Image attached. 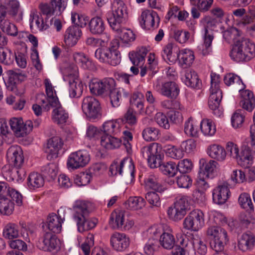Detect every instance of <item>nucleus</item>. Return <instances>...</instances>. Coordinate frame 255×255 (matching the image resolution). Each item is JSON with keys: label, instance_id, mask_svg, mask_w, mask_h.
Returning a JSON list of instances; mask_svg holds the SVG:
<instances>
[{"label": "nucleus", "instance_id": "obj_35", "mask_svg": "<svg viewBox=\"0 0 255 255\" xmlns=\"http://www.w3.org/2000/svg\"><path fill=\"white\" fill-rule=\"evenodd\" d=\"M101 144L106 149H114L120 146L121 140L112 135L104 134L101 137Z\"/></svg>", "mask_w": 255, "mask_h": 255}, {"label": "nucleus", "instance_id": "obj_19", "mask_svg": "<svg viewBox=\"0 0 255 255\" xmlns=\"http://www.w3.org/2000/svg\"><path fill=\"white\" fill-rule=\"evenodd\" d=\"M59 240L51 233L45 232L38 241L37 247L40 250L51 252L59 248Z\"/></svg>", "mask_w": 255, "mask_h": 255}, {"label": "nucleus", "instance_id": "obj_64", "mask_svg": "<svg viewBox=\"0 0 255 255\" xmlns=\"http://www.w3.org/2000/svg\"><path fill=\"white\" fill-rule=\"evenodd\" d=\"M112 12L113 16H125L128 14L127 7L123 1L120 0L114 3Z\"/></svg>", "mask_w": 255, "mask_h": 255}, {"label": "nucleus", "instance_id": "obj_26", "mask_svg": "<svg viewBox=\"0 0 255 255\" xmlns=\"http://www.w3.org/2000/svg\"><path fill=\"white\" fill-rule=\"evenodd\" d=\"M82 34V30L76 26H71L66 30L64 34V42L69 47L75 45Z\"/></svg>", "mask_w": 255, "mask_h": 255}, {"label": "nucleus", "instance_id": "obj_53", "mask_svg": "<svg viewBox=\"0 0 255 255\" xmlns=\"http://www.w3.org/2000/svg\"><path fill=\"white\" fill-rule=\"evenodd\" d=\"M160 245L165 249L170 250L175 245V238L174 236L169 233H163L160 236L159 239Z\"/></svg>", "mask_w": 255, "mask_h": 255}, {"label": "nucleus", "instance_id": "obj_52", "mask_svg": "<svg viewBox=\"0 0 255 255\" xmlns=\"http://www.w3.org/2000/svg\"><path fill=\"white\" fill-rule=\"evenodd\" d=\"M224 82L227 86H230L233 84L238 85L239 91L244 90L246 86L239 76L233 73L227 74L224 77Z\"/></svg>", "mask_w": 255, "mask_h": 255}, {"label": "nucleus", "instance_id": "obj_6", "mask_svg": "<svg viewBox=\"0 0 255 255\" xmlns=\"http://www.w3.org/2000/svg\"><path fill=\"white\" fill-rule=\"evenodd\" d=\"M220 76L215 73L211 74L210 94L208 101L209 108L213 110V114L220 117L223 112L219 109V105L222 99V92L220 88Z\"/></svg>", "mask_w": 255, "mask_h": 255}, {"label": "nucleus", "instance_id": "obj_38", "mask_svg": "<svg viewBox=\"0 0 255 255\" xmlns=\"http://www.w3.org/2000/svg\"><path fill=\"white\" fill-rule=\"evenodd\" d=\"M148 52V50L144 47H141L134 51L130 52L128 54L129 58L134 65H138L144 60Z\"/></svg>", "mask_w": 255, "mask_h": 255}, {"label": "nucleus", "instance_id": "obj_4", "mask_svg": "<svg viewBox=\"0 0 255 255\" xmlns=\"http://www.w3.org/2000/svg\"><path fill=\"white\" fill-rule=\"evenodd\" d=\"M231 57L239 62L249 61L255 56V45L250 40L242 38L238 40L230 53Z\"/></svg>", "mask_w": 255, "mask_h": 255}, {"label": "nucleus", "instance_id": "obj_15", "mask_svg": "<svg viewBox=\"0 0 255 255\" xmlns=\"http://www.w3.org/2000/svg\"><path fill=\"white\" fill-rule=\"evenodd\" d=\"M67 0H51V4L41 3L39 5L40 11L46 16H60L66 7Z\"/></svg>", "mask_w": 255, "mask_h": 255}, {"label": "nucleus", "instance_id": "obj_3", "mask_svg": "<svg viewBox=\"0 0 255 255\" xmlns=\"http://www.w3.org/2000/svg\"><path fill=\"white\" fill-rule=\"evenodd\" d=\"M206 235L213 240L210 246L215 251L213 255H228L224 252V245L229 241L228 233L225 229L218 226H210L206 231Z\"/></svg>", "mask_w": 255, "mask_h": 255}, {"label": "nucleus", "instance_id": "obj_46", "mask_svg": "<svg viewBox=\"0 0 255 255\" xmlns=\"http://www.w3.org/2000/svg\"><path fill=\"white\" fill-rule=\"evenodd\" d=\"M15 57V53H13L9 48L0 47V62L10 65L13 63Z\"/></svg>", "mask_w": 255, "mask_h": 255}, {"label": "nucleus", "instance_id": "obj_45", "mask_svg": "<svg viewBox=\"0 0 255 255\" xmlns=\"http://www.w3.org/2000/svg\"><path fill=\"white\" fill-rule=\"evenodd\" d=\"M44 180L42 176L37 172L31 173L27 179V186L30 189L39 188L44 185Z\"/></svg>", "mask_w": 255, "mask_h": 255}, {"label": "nucleus", "instance_id": "obj_36", "mask_svg": "<svg viewBox=\"0 0 255 255\" xmlns=\"http://www.w3.org/2000/svg\"><path fill=\"white\" fill-rule=\"evenodd\" d=\"M145 187L146 189H152L160 193L163 191L161 180L155 175H150L145 180Z\"/></svg>", "mask_w": 255, "mask_h": 255}, {"label": "nucleus", "instance_id": "obj_21", "mask_svg": "<svg viewBox=\"0 0 255 255\" xmlns=\"http://www.w3.org/2000/svg\"><path fill=\"white\" fill-rule=\"evenodd\" d=\"M217 162L213 160L209 161L204 158L199 160L198 175L202 179L213 178L216 170Z\"/></svg>", "mask_w": 255, "mask_h": 255}, {"label": "nucleus", "instance_id": "obj_27", "mask_svg": "<svg viewBox=\"0 0 255 255\" xmlns=\"http://www.w3.org/2000/svg\"><path fill=\"white\" fill-rule=\"evenodd\" d=\"M6 196L10 197L17 206H21L22 204V196L18 191L13 188H7L6 183L0 182V198Z\"/></svg>", "mask_w": 255, "mask_h": 255}, {"label": "nucleus", "instance_id": "obj_22", "mask_svg": "<svg viewBox=\"0 0 255 255\" xmlns=\"http://www.w3.org/2000/svg\"><path fill=\"white\" fill-rule=\"evenodd\" d=\"M255 247V237L251 232L244 233L238 239V249L243 253L252 251Z\"/></svg>", "mask_w": 255, "mask_h": 255}, {"label": "nucleus", "instance_id": "obj_1", "mask_svg": "<svg viewBox=\"0 0 255 255\" xmlns=\"http://www.w3.org/2000/svg\"><path fill=\"white\" fill-rule=\"evenodd\" d=\"M6 157L8 164L5 165L1 168V174L3 178L9 181L15 180L19 182L23 180L26 172L22 168L24 157L20 147L18 145L11 146L7 151Z\"/></svg>", "mask_w": 255, "mask_h": 255}, {"label": "nucleus", "instance_id": "obj_9", "mask_svg": "<svg viewBox=\"0 0 255 255\" xmlns=\"http://www.w3.org/2000/svg\"><path fill=\"white\" fill-rule=\"evenodd\" d=\"M82 109L86 117L93 121L101 117V108L99 102L94 97L88 96L82 101Z\"/></svg>", "mask_w": 255, "mask_h": 255}, {"label": "nucleus", "instance_id": "obj_11", "mask_svg": "<svg viewBox=\"0 0 255 255\" xmlns=\"http://www.w3.org/2000/svg\"><path fill=\"white\" fill-rule=\"evenodd\" d=\"M45 91L47 97L43 93H41L37 96V101L39 104H41L43 109L48 111L50 110V105L53 104V102H59L56 95V91L54 89L50 80L46 79L44 80Z\"/></svg>", "mask_w": 255, "mask_h": 255}, {"label": "nucleus", "instance_id": "obj_12", "mask_svg": "<svg viewBox=\"0 0 255 255\" xmlns=\"http://www.w3.org/2000/svg\"><path fill=\"white\" fill-rule=\"evenodd\" d=\"M204 225V215L199 209L192 211L185 218L183 222V227L187 230L197 231Z\"/></svg>", "mask_w": 255, "mask_h": 255}, {"label": "nucleus", "instance_id": "obj_23", "mask_svg": "<svg viewBox=\"0 0 255 255\" xmlns=\"http://www.w3.org/2000/svg\"><path fill=\"white\" fill-rule=\"evenodd\" d=\"M110 244L115 250L122 252L129 246V239L125 234L115 232L111 236Z\"/></svg>", "mask_w": 255, "mask_h": 255}, {"label": "nucleus", "instance_id": "obj_49", "mask_svg": "<svg viewBox=\"0 0 255 255\" xmlns=\"http://www.w3.org/2000/svg\"><path fill=\"white\" fill-rule=\"evenodd\" d=\"M108 23L112 29L120 33V31L124 28L123 27L127 21L125 17H107Z\"/></svg>", "mask_w": 255, "mask_h": 255}, {"label": "nucleus", "instance_id": "obj_30", "mask_svg": "<svg viewBox=\"0 0 255 255\" xmlns=\"http://www.w3.org/2000/svg\"><path fill=\"white\" fill-rule=\"evenodd\" d=\"M240 93L241 97L240 106L248 112H252L255 108V99L253 92L249 90H242Z\"/></svg>", "mask_w": 255, "mask_h": 255}, {"label": "nucleus", "instance_id": "obj_31", "mask_svg": "<svg viewBox=\"0 0 255 255\" xmlns=\"http://www.w3.org/2000/svg\"><path fill=\"white\" fill-rule=\"evenodd\" d=\"M243 153L244 154L248 167L252 164L253 161V153L255 152V139H246L242 145Z\"/></svg>", "mask_w": 255, "mask_h": 255}, {"label": "nucleus", "instance_id": "obj_34", "mask_svg": "<svg viewBox=\"0 0 255 255\" xmlns=\"http://www.w3.org/2000/svg\"><path fill=\"white\" fill-rule=\"evenodd\" d=\"M207 153L210 157L220 161H224L227 155L225 148L220 145L217 144L209 146L207 149Z\"/></svg>", "mask_w": 255, "mask_h": 255}, {"label": "nucleus", "instance_id": "obj_50", "mask_svg": "<svg viewBox=\"0 0 255 255\" xmlns=\"http://www.w3.org/2000/svg\"><path fill=\"white\" fill-rule=\"evenodd\" d=\"M202 133L206 136H213L216 131V128L214 122L210 119H203L200 124Z\"/></svg>", "mask_w": 255, "mask_h": 255}, {"label": "nucleus", "instance_id": "obj_7", "mask_svg": "<svg viewBox=\"0 0 255 255\" xmlns=\"http://www.w3.org/2000/svg\"><path fill=\"white\" fill-rule=\"evenodd\" d=\"M110 171L113 175L124 176L127 183H131L134 178V166L131 158L125 157L120 162H113L110 166Z\"/></svg>", "mask_w": 255, "mask_h": 255}, {"label": "nucleus", "instance_id": "obj_33", "mask_svg": "<svg viewBox=\"0 0 255 255\" xmlns=\"http://www.w3.org/2000/svg\"><path fill=\"white\" fill-rule=\"evenodd\" d=\"M51 17H32L30 19V27L31 30L34 31L47 29L51 25V20H49Z\"/></svg>", "mask_w": 255, "mask_h": 255}, {"label": "nucleus", "instance_id": "obj_2", "mask_svg": "<svg viewBox=\"0 0 255 255\" xmlns=\"http://www.w3.org/2000/svg\"><path fill=\"white\" fill-rule=\"evenodd\" d=\"M89 203L85 201H78L73 206V218L79 232L82 233L94 228L98 223L96 218H89Z\"/></svg>", "mask_w": 255, "mask_h": 255}, {"label": "nucleus", "instance_id": "obj_13", "mask_svg": "<svg viewBox=\"0 0 255 255\" xmlns=\"http://www.w3.org/2000/svg\"><path fill=\"white\" fill-rule=\"evenodd\" d=\"M90 160L88 152L85 150H79L72 152L69 156L67 161L68 168L78 169L86 166Z\"/></svg>", "mask_w": 255, "mask_h": 255}, {"label": "nucleus", "instance_id": "obj_57", "mask_svg": "<svg viewBox=\"0 0 255 255\" xmlns=\"http://www.w3.org/2000/svg\"><path fill=\"white\" fill-rule=\"evenodd\" d=\"M62 72L66 79L69 81V80H73L78 78V68L74 64L67 65L66 67L63 68Z\"/></svg>", "mask_w": 255, "mask_h": 255}, {"label": "nucleus", "instance_id": "obj_40", "mask_svg": "<svg viewBox=\"0 0 255 255\" xmlns=\"http://www.w3.org/2000/svg\"><path fill=\"white\" fill-rule=\"evenodd\" d=\"M122 94L125 97H128L129 95V93L125 91L123 88H116V87L109 93L111 103L114 107H118L120 106V100Z\"/></svg>", "mask_w": 255, "mask_h": 255}, {"label": "nucleus", "instance_id": "obj_60", "mask_svg": "<svg viewBox=\"0 0 255 255\" xmlns=\"http://www.w3.org/2000/svg\"><path fill=\"white\" fill-rule=\"evenodd\" d=\"M130 102L132 106L135 107L138 109L140 113H142L144 105L143 95L142 93L139 92L134 93L130 100Z\"/></svg>", "mask_w": 255, "mask_h": 255}, {"label": "nucleus", "instance_id": "obj_14", "mask_svg": "<svg viewBox=\"0 0 255 255\" xmlns=\"http://www.w3.org/2000/svg\"><path fill=\"white\" fill-rule=\"evenodd\" d=\"M66 210L61 207L57 211V215L55 213L50 214L47 218L46 226L48 229L53 233H60L62 229V224L65 220Z\"/></svg>", "mask_w": 255, "mask_h": 255}, {"label": "nucleus", "instance_id": "obj_17", "mask_svg": "<svg viewBox=\"0 0 255 255\" xmlns=\"http://www.w3.org/2000/svg\"><path fill=\"white\" fill-rule=\"evenodd\" d=\"M202 22L204 25V46L206 48V50H203V54L205 55L209 53L210 48L214 38L212 31L208 29L214 27L217 22L214 17H204L202 20Z\"/></svg>", "mask_w": 255, "mask_h": 255}, {"label": "nucleus", "instance_id": "obj_10", "mask_svg": "<svg viewBox=\"0 0 255 255\" xmlns=\"http://www.w3.org/2000/svg\"><path fill=\"white\" fill-rule=\"evenodd\" d=\"M126 212L124 210L117 209L110 215L109 224L111 228L116 230L127 231L130 229L134 225L132 220L126 219Z\"/></svg>", "mask_w": 255, "mask_h": 255}, {"label": "nucleus", "instance_id": "obj_16", "mask_svg": "<svg viewBox=\"0 0 255 255\" xmlns=\"http://www.w3.org/2000/svg\"><path fill=\"white\" fill-rule=\"evenodd\" d=\"M6 74L8 76L6 84L7 89L16 95H21L23 93L18 92L17 84L25 80L27 77L25 72L19 69L9 70Z\"/></svg>", "mask_w": 255, "mask_h": 255}, {"label": "nucleus", "instance_id": "obj_47", "mask_svg": "<svg viewBox=\"0 0 255 255\" xmlns=\"http://www.w3.org/2000/svg\"><path fill=\"white\" fill-rule=\"evenodd\" d=\"M2 234L3 236L8 240L17 238L19 236L18 227L14 223H9L4 226Z\"/></svg>", "mask_w": 255, "mask_h": 255}, {"label": "nucleus", "instance_id": "obj_42", "mask_svg": "<svg viewBox=\"0 0 255 255\" xmlns=\"http://www.w3.org/2000/svg\"><path fill=\"white\" fill-rule=\"evenodd\" d=\"M0 28L3 32L11 36H16L18 32L15 24L5 17H0Z\"/></svg>", "mask_w": 255, "mask_h": 255}, {"label": "nucleus", "instance_id": "obj_20", "mask_svg": "<svg viewBox=\"0 0 255 255\" xmlns=\"http://www.w3.org/2000/svg\"><path fill=\"white\" fill-rule=\"evenodd\" d=\"M154 88L162 96L170 99H176L180 92L178 85L173 81L166 82L161 85L157 84L154 86Z\"/></svg>", "mask_w": 255, "mask_h": 255}, {"label": "nucleus", "instance_id": "obj_29", "mask_svg": "<svg viewBox=\"0 0 255 255\" xmlns=\"http://www.w3.org/2000/svg\"><path fill=\"white\" fill-rule=\"evenodd\" d=\"M182 79L188 87L195 89H199L201 86L197 73L193 70L188 69L184 70Z\"/></svg>", "mask_w": 255, "mask_h": 255}, {"label": "nucleus", "instance_id": "obj_48", "mask_svg": "<svg viewBox=\"0 0 255 255\" xmlns=\"http://www.w3.org/2000/svg\"><path fill=\"white\" fill-rule=\"evenodd\" d=\"M10 197L6 196L0 198V213L2 215H9L14 210V203L10 199Z\"/></svg>", "mask_w": 255, "mask_h": 255}, {"label": "nucleus", "instance_id": "obj_58", "mask_svg": "<svg viewBox=\"0 0 255 255\" xmlns=\"http://www.w3.org/2000/svg\"><path fill=\"white\" fill-rule=\"evenodd\" d=\"M41 172L46 177L53 179L57 176L58 167L55 163H49L42 167Z\"/></svg>", "mask_w": 255, "mask_h": 255}, {"label": "nucleus", "instance_id": "obj_8", "mask_svg": "<svg viewBox=\"0 0 255 255\" xmlns=\"http://www.w3.org/2000/svg\"><path fill=\"white\" fill-rule=\"evenodd\" d=\"M140 152L152 168L158 167L164 158V152L161 145L156 142L142 147Z\"/></svg>", "mask_w": 255, "mask_h": 255}, {"label": "nucleus", "instance_id": "obj_18", "mask_svg": "<svg viewBox=\"0 0 255 255\" xmlns=\"http://www.w3.org/2000/svg\"><path fill=\"white\" fill-rule=\"evenodd\" d=\"M11 129L17 137H23L29 133L32 129L31 121H28L24 123L20 118H12L9 121Z\"/></svg>", "mask_w": 255, "mask_h": 255}, {"label": "nucleus", "instance_id": "obj_51", "mask_svg": "<svg viewBox=\"0 0 255 255\" xmlns=\"http://www.w3.org/2000/svg\"><path fill=\"white\" fill-rule=\"evenodd\" d=\"M223 37L225 40L230 43L234 42L237 43L238 40H241L240 32L235 27H230L223 32Z\"/></svg>", "mask_w": 255, "mask_h": 255}, {"label": "nucleus", "instance_id": "obj_62", "mask_svg": "<svg viewBox=\"0 0 255 255\" xmlns=\"http://www.w3.org/2000/svg\"><path fill=\"white\" fill-rule=\"evenodd\" d=\"M8 14L11 16H22L23 13L19 9V4L16 0H10L6 5Z\"/></svg>", "mask_w": 255, "mask_h": 255}, {"label": "nucleus", "instance_id": "obj_56", "mask_svg": "<svg viewBox=\"0 0 255 255\" xmlns=\"http://www.w3.org/2000/svg\"><path fill=\"white\" fill-rule=\"evenodd\" d=\"M128 208L131 210H137L142 209L146 204L144 199L141 197H131L126 203Z\"/></svg>", "mask_w": 255, "mask_h": 255}, {"label": "nucleus", "instance_id": "obj_39", "mask_svg": "<svg viewBox=\"0 0 255 255\" xmlns=\"http://www.w3.org/2000/svg\"><path fill=\"white\" fill-rule=\"evenodd\" d=\"M89 26L90 32L93 34H101L105 29L104 20L101 17H93L89 21Z\"/></svg>", "mask_w": 255, "mask_h": 255}, {"label": "nucleus", "instance_id": "obj_55", "mask_svg": "<svg viewBox=\"0 0 255 255\" xmlns=\"http://www.w3.org/2000/svg\"><path fill=\"white\" fill-rule=\"evenodd\" d=\"M158 167L164 174L169 176H174L177 170L176 164L171 161L163 162L162 161Z\"/></svg>", "mask_w": 255, "mask_h": 255}, {"label": "nucleus", "instance_id": "obj_54", "mask_svg": "<svg viewBox=\"0 0 255 255\" xmlns=\"http://www.w3.org/2000/svg\"><path fill=\"white\" fill-rule=\"evenodd\" d=\"M103 130L105 134L116 135L120 131V125L114 121H109L103 125Z\"/></svg>", "mask_w": 255, "mask_h": 255}, {"label": "nucleus", "instance_id": "obj_28", "mask_svg": "<svg viewBox=\"0 0 255 255\" xmlns=\"http://www.w3.org/2000/svg\"><path fill=\"white\" fill-rule=\"evenodd\" d=\"M230 190L227 184L224 183L215 188L212 192L213 200L217 204H224L229 197Z\"/></svg>", "mask_w": 255, "mask_h": 255}, {"label": "nucleus", "instance_id": "obj_24", "mask_svg": "<svg viewBox=\"0 0 255 255\" xmlns=\"http://www.w3.org/2000/svg\"><path fill=\"white\" fill-rule=\"evenodd\" d=\"M53 104L50 105V110L53 108L52 113L53 121L57 124H63L67 122L69 118L68 113L62 106L59 102H53Z\"/></svg>", "mask_w": 255, "mask_h": 255}, {"label": "nucleus", "instance_id": "obj_43", "mask_svg": "<svg viewBox=\"0 0 255 255\" xmlns=\"http://www.w3.org/2000/svg\"><path fill=\"white\" fill-rule=\"evenodd\" d=\"M74 61L83 69L93 70L95 65L91 60L83 53H76L73 54Z\"/></svg>", "mask_w": 255, "mask_h": 255}, {"label": "nucleus", "instance_id": "obj_25", "mask_svg": "<svg viewBox=\"0 0 255 255\" xmlns=\"http://www.w3.org/2000/svg\"><path fill=\"white\" fill-rule=\"evenodd\" d=\"M226 153L227 152L230 156L236 159L239 165L245 168L248 167L246 159H243L245 156L243 153V149L241 148V151L240 152L237 144L232 141H229L226 144Z\"/></svg>", "mask_w": 255, "mask_h": 255}, {"label": "nucleus", "instance_id": "obj_63", "mask_svg": "<svg viewBox=\"0 0 255 255\" xmlns=\"http://www.w3.org/2000/svg\"><path fill=\"white\" fill-rule=\"evenodd\" d=\"M159 247L158 240L149 238L144 247L146 255H153Z\"/></svg>", "mask_w": 255, "mask_h": 255}, {"label": "nucleus", "instance_id": "obj_41", "mask_svg": "<svg viewBox=\"0 0 255 255\" xmlns=\"http://www.w3.org/2000/svg\"><path fill=\"white\" fill-rule=\"evenodd\" d=\"M69 95L71 98L80 97L83 92V87L82 82L79 79L69 80Z\"/></svg>", "mask_w": 255, "mask_h": 255}, {"label": "nucleus", "instance_id": "obj_44", "mask_svg": "<svg viewBox=\"0 0 255 255\" xmlns=\"http://www.w3.org/2000/svg\"><path fill=\"white\" fill-rule=\"evenodd\" d=\"M179 247L176 251L177 255H188L191 250V243L188 239L184 235L178 237Z\"/></svg>", "mask_w": 255, "mask_h": 255}, {"label": "nucleus", "instance_id": "obj_5", "mask_svg": "<svg viewBox=\"0 0 255 255\" xmlns=\"http://www.w3.org/2000/svg\"><path fill=\"white\" fill-rule=\"evenodd\" d=\"M118 40L114 39L106 48H98L95 53V57L101 62L108 63L112 66L119 64L121 61V55L118 50L119 47Z\"/></svg>", "mask_w": 255, "mask_h": 255}, {"label": "nucleus", "instance_id": "obj_32", "mask_svg": "<svg viewBox=\"0 0 255 255\" xmlns=\"http://www.w3.org/2000/svg\"><path fill=\"white\" fill-rule=\"evenodd\" d=\"M179 48L174 44L168 43L163 50L162 57L168 63H175L179 57Z\"/></svg>", "mask_w": 255, "mask_h": 255}, {"label": "nucleus", "instance_id": "obj_37", "mask_svg": "<svg viewBox=\"0 0 255 255\" xmlns=\"http://www.w3.org/2000/svg\"><path fill=\"white\" fill-rule=\"evenodd\" d=\"M178 58L181 66L186 68L192 64L195 56L192 50L185 49L180 52Z\"/></svg>", "mask_w": 255, "mask_h": 255}, {"label": "nucleus", "instance_id": "obj_59", "mask_svg": "<svg viewBox=\"0 0 255 255\" xmlns=\"http://www.w3.org/2000/svg\"><path fill=\"white\" fill-rule=\"evenodd\" d=\"M159 130L152 127H148L144 129L142 132L143 139L147 141H154L158 139Z\"/></svg>", "mask_w": 255, "mask_h": 255}, {"label": "nucleus", "instance_id": "obj_61", "mask_svg": "<svg viewBox=\"0 0 255 255\" xmlns=\"http://www.w3.org/2000/svg\"><path fill=\"white\" fill-rule=\"evenodd\" d=\"M239 203L241 207L247 211L253 210L254 206L249 194L243 193L239 197Z\"/></svg>", "mask_w": 255, "mask_h": 255}]
</instances>
